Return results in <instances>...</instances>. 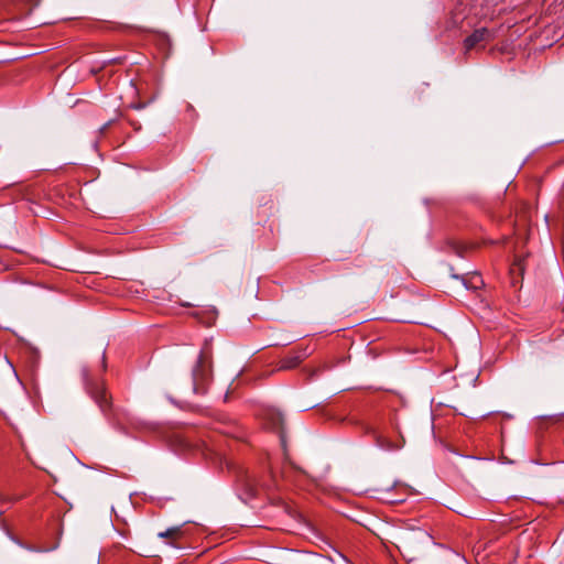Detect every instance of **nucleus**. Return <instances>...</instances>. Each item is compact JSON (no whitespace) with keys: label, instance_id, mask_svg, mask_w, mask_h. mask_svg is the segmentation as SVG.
I'll return each instance as SVG.
<instances>
[{"label":"nucleus","instance_id":"1","mask_svg":"<svg viewBox=\"0 0 564 564\" xmlns=\"http://www.w3.org/2000/svg\"><path fill=\"white\" fill-rule=\"evenodd\" d=\"M80 375L84 387L89 397L98 405L105 416H110L112 410L111 397L108 394L105 383L86 366H82Z\"/></svg>","mask_w":564,"mask_h":564},{"label":"nucleus","instance_id":"2","mask_svg":"<svg viewBox=\"0 0 564 564\" xmlns=\"http://www.w3.org/2000/svg\"><path fill=\"white\" fill-rule=\"evenodd\" d=\"M212 376V365L208 361V358L204 351H202L197 365L193 370V382L194 390L198 393H204L206 390V384L210 380Z\"/></svg>","mask_w":564,"mask_h":564},{"label":"nucleus","instance_id":"3","mask_svg":"<svg viewBox=\"0 0 564 564\" xmlns=\"http://www.w3.org/2000/svg\"><path fill=\"white\" fill-rule=\"evenodd\" d=\"M525 272V257H516L509 269L511 286L520 290L523 285Z\"/></svg>","mask_w":564,"mask_h":564},{"label":"nucleus","instance_id":"4","mask_svg":"<svg viewBox=\"0 0 564 564\" xmlns=\"http://www.w3.org/2000/svg\"><path fill=\"white\" fill-rule=\"evenodd\" d=\"M495 39V32L487 28H480L475 30L464 41V47L466 51L476 48L479 44L489 42Z\"/></svg>","mask_w":564,"mask_h":564},{"label":"nucleus","instance_id":"5","mask_svg":"<svg viewBox=\"0 0 564 564\" xmlns=\"http://www.w3.org/2000/svg\"><path fill=\"white\" fill-rule=\"evenodd\" d=\"M184 532L182 527H171L165 531H161L158 533L160 539L169 540L166 543L171 546H177V541L183 536Z\"/></svg>","mask_w":564,"mask_h":564},{"label":"nucleus","instance_id":"6","mask_svg":"<svg viewBox=\"0 0 564 564\" xmlns=\"http://www.w3.org/2000/svg\"><path fill=\"white\" fill-rule=\"evenodd\" d=\"M304 359V356L301 355H290L281 359L279 369L289 370L297 367Z\"/></svg>","mask_w":564,"mask_h":564},{"label":"nucleus","instance_id":"7","mask_svg":"<svg viewBox=\"0 0 564 564\" xmlns=\"http://www.w3.org/2000/svg\"><path fill=\"white\" fill-rule=\"evenodd\" d=\"M376 444L383 451H397L400 448L399 445L392 443L391 441L381 435H378L376 437Z\"/></svg>","mask_w":564,"mask_h":564},{"label":"nucleus","instance_id":"8","mask_svg":"<svg viewBox=\"0 0 564 564\" xmlns=\"http://www.w3.org/2000/svg\"><path fill=\"white\" fill-rule=\"evenodd\" d=\"M59 543L58 541L54 542L51 545H42V546H25L26 550L31 552H37V553H45V552H52L55 551L58 547Z\"/></svg>","mask_w":564,"mask_h":564},{"label":"nucleus","instance_id":"9","mask_svg":"<svg viewBox=\"0 0 564 564\" xmlns=\"http://www.w3.org/2000/svg\"><path fill=\"white\" fill-rule=\"evenodd\" d=\"M101 369L105 370L106 369V355L105 352L102 354V359H101Z\"/></svg>","mask_w":564,"mask_h":564},{"label":"nucleus","instance_id":"10","mask_svg":"<svg viewBox=\"0 0 564 564\" xmlns=\"http://www.w3.org/2000/svg\"><path fill=\"white\" fill-rule=\"evenodd\" d=\"M474 279L478 280L481 283V280H480L479 275L474 276Z\"/></svg>","mask_w":564,"mask_h":564}]
</instances>
